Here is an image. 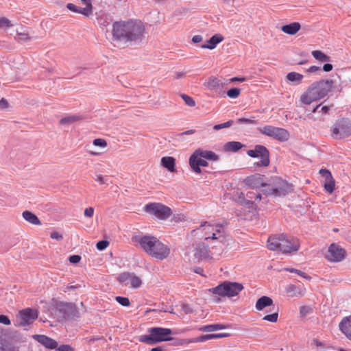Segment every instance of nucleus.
I'll use <instances>...</instances> for the list:
<instances>
[{
    "label": "nucleus",
    "instance_id": "f257e3e1",
    "mask_svg": "<svg viewBox=\"0 0 351 351\" xmlns=\"http://www.w3.org/2000/svg\"><path fill=\"white\" fill-rule=\"evenodd\" d=\"M145 28L141 22L128 21L114 22L112 25V38L117 42L132 43L142 40Z\"/></svg>",
    "mask_w": 351,
    "mask_h": 351
},
{
    "label": "nucleus",
    "instance_id": "f03ea898",
    "mask_svg": "<svg viewBox=\"0 0 351 351\" xmlns=\"http://www.w3.org/2000/svg\"><path fill=\"white\" fill-rule=\"evenodd\" d=\"M149 256L163 260L169 253L170 249L156 237L151 235L135 237L133 239Z\"/></svg>",
    "mask_w": 351,
    "mask_h": 351
},
{
    "label": "nucleus",
    "instance_id": "7ed1b4c3",
    "mask_svg": "<svg viewBox=\"0 0 351 351\" xmlns=\"http://www.w3.org/2000/svg\"><path fill=\"white\" fill-rule=\"evenodd\" d=\"M334 82L332 80H320L312 83L306 92L300 97V101L306 105L324 98L332 89Z\"/></svg>",
    "mask_w": 351,
    "mask_h": 351
},
{
    "label": "nucleus",
    "instance_id": "20e7f679",
    "mask_svg": "<svg viewBox=\"0 0 351 351\" xmlns=\"http://www.w3.org/2000/svg\"><path fill=\"white\" fill-rule=\"evenodd\" d=\"M267 245L270 250H279L285 254L296 252L300 247L297 239L288 237L284 234L269 237Z\"/></svg>",
    "mask_w": 351,
    "mask_h": 351
},
{
    "label": "nucleus",
    "instance_id": "39448f33",
    "mask_svg": "<svg viewBox=\"0 0 351 351\" xmlns=\"http://www.w3.org/2000/svg\"><path fill=\"white\" fill-rule=\"evenodd\" d=\"M149 335L139 337V341L148 345H154L160 342L173 340L170 337L173 331L170 328L162 327H152L148 329Z\"/></svg>",
    "mask_w": 351,
    "mask_h": 351
},
{
    "label": "nucleus",
    "instance_id": "423d86ee",
    "mask_svg": "<svg viewBox=\"0 0 351 351\" xmlns=\"http://www.w3.org/2000/svg\"><path fill=\"white\" fill-rule=\"evenodd\" d=\"M58 322L73 320L80 317V312L74 303L57 302L53 310Z\"/></svg>",
    "mask_w": 351,
    "mask_h": 351
},
{
    "label": "nucleus",
    "instance_id": "0eeeda50",
    "mask_svg": "<svg viewBox=\"0 0 351 351\" xmlns=\"http://www.w3.org/2000/svg\"><path fill=\"white\" fill-rule=\"evenodd\" d=\"M243 289V286L241 283L224 281L209 291L214 295L230 298L237 295Z\"/></svg>",
    "mask_w": 351,
    "mask_h": 351
},
{
    "label": "nucleus",
    "instance_id": "6e6552de",
    "mask_svg": "<svg viewBox=\"0 0 351 351\" xmlns=\"http://www.w3.org/2000/svg\"><path fill=\"white\" fill-rule=\"evenodd\" d=\"M335 139H343L351 135V120L348 118L337 119L330 129Z\"/></svg>",
    "mask_w": 351,
    "mask_h": 351
},
{
    "label": "nucleus",
    "instance_id": "1a4fd4ad",
    "mask_svg": "<svg viewBox=\"0 0 351 351\" xmlns=\"http://www.w3.org/2000/svg\"><path fill=\"white\" fill-rule=\"evenodd\" d=\"M273 180L274 185L268 184L267 188L264 190L266 195L285 196L291 191V186L286 181L278 177H275Z\"/></svg>",
    "mask_w": 351,
    "mask_h": 351
},
{
    "label": "nucleus",
    "instance_id": "9d476101",
    "mask_svg": "<svg viewBox=\"0 0 351 351\" xmlns=\"http://www.w3.org/2000/svg\"><path fill=\"white\" fill-rule=\"evenodd\" d=\"M247 154L252 158H260L261 160L256 162V167H268L270 163L269 152L268 149L261 145H256L253 149L247 151Z\"/></svg>",
    "mask_w": 351,
    "mask_h": 351
},
{
    "label": "nucleus",
    "instance_id": "9b49d317",
    "mask_svg": "<svg viewBox=\"0 0 351 351\" xmlns=\"http://www.w3.org/2000/svg\"><path fill=\"white\" fill-rule=\"evenodd\" d=\"M145 210L162 220L167 219L172 213L169 207L160 203L148 204L145 206Z\"/></svg>",
    "mask_w": 351,
    "mask_h": 351
},
{
    "label": "nucleus",
    "instance_id": "f8f14e48",
    "mask_svg": "<svg viewBox=\"0 0 351 351\" xmlns=\"http://www.w3.org/2000/svg\"><path fill=\"white\" fill-rule=\"evenodd\" d=\"M263 134L271 137L281 142L287 141L289 138V132L281 128L266 125L260 130Z\"/></svg>",
    "mask_w": 351,
    "mask_h": 351
},
{
    "label": "nucleus",
    "instance_id": "ddd939ff",
    "mask_svg": "<svg viewBox=\"0 0 351 351\" xmlns=\"http://www.w3.org/2000/svg\"><path fill=\"white\" fill-rule=\"evenodd\" d=\"M200 226H205V229L208 228V229L214 230L212 232V235H208L205 237L206 240L211 239L213 240H219L220 242H223L225 240L226 232L224 227L222 224L217 223L215 225H211L210 223L205 221L202 223Z\"/></svg>",
    "mask_w": 351,
    "mask_h": 351
},
{
    "label": "nucleus",
    "instance_id": "4468645a",
    "mask_svg": "<svg viewBox=\"0 0 351 351\" xmlns=\"http://www.w3.org/2000/svg\"><path fill=\"white\" fill-rule=\"evenodd\" d=\"M346 251L335 243H332L328 250L326 258L331 262H339L344 259Z\"/></svg>",
    "mask_w": 351,
    "mask_h": 351
},
{
    "label": "nucleus",
    "instance_id": "2eb2a0df",
    "mask_svg": "<svg viewBox=\"0 0 351 351\" xmlns=\"http://www.w3.org/2000/svg\"><path fill=\"white\" fill-rule=\"evenodd\" d=\"M21 322L19 326H25L30 325L38 318V311L33 308H25L19 312Z\"/></svg>",
    "mask_w": 351,
    "mask_h": 351
},
{
    "label": "nucleus",
    "instance_id": "dca6fc26",
    "mask_svg": "<svg viewBox=\"0 0 351 351\" xmlns=\"http://www.w3.org/2000/svg\"><path fill=\"white\" fill-rule=\"evenodd\" d=\"M117 280L121 283H124L127 280H130L131 287L135 289L140 287L142 284L141 279L134 273L123 272L119 274Z\"/></svg>",
    "mask_w": 351,
    "mask_h": 351
},
{
    "label": "nucleus",
    "instance_id": "f3484780",
    "mask_svg": "<svg viewBox=\"0 0 351 351\" xmlns=\"http://www.w3.org/2000/svg\"><path fill=\"white\" fill-rule=\"evenodd\" d=\"M189 165L193 171L196 173H201L202 169L200 167H207L208 163L196 154L193 153L189 158Z\"/></svg>",
    "mask_w": 351,
    "mask_h": 351
},
{
    "label": "nucleus",
    "instance_id": "a211bd4d",
    "mask_svg": "<svg viewBox=\"0 0 351 351\" xmlns=\"http://www.w3.org/2000/svg\"><path fill=\"white\" fill-rule=\"evenodd\" d=\"M208 246L199 241L195 244L194 256L197 260H204L210 257Z\"/></svg>",
    "mask_w": 351,
    "mask_h": 351
},
{
    "label": "nucleus",
    "instance_id": "6ab92c4d",
    "mask_svg": "<svg viewBox=\"0 0 351 351\" xmlns=\"http://www.w3.org/2000/svg\"><path fill=\"white\" fill-rule=\"evenodd\" d=\"M264 176L260 174H254L247 177L244 182L246 185L251 188H260L267 186L268 184L264 182Z\"/></svg>",
    "mask_w": 351,
    "mask_h": 351
},
{
    "label": "nucleus",
    "instance_id": "aec40b11",
    "mask_svg": "<svg viewBox=\"0 0 351 351\" xmlns=\"http://www.w3.org/2000/svg\"><path fill=\"white\" fill-rule=\"evenodd\" d=\"M217 339V334H207L203 335L196 338L186 339H177L175 343L176 345L180 346L185 343L203 342L207 340Z\"/></svg>",
    "mask_w": 351,
    "mask_h": 351
},
{
    "label": "nucleus",
    "instance_id": "412c9836",
    "mask_svg": "<svg viewBox=\"0 0 351 351\" xmlns=\"http://www.w3.org/2000/svg\"><path fill=\"white\" fill-rule=\"evenodd\" d=\"M33 338L46 348L53 350L58 346L56 341L45 335H34Z\"/></svg>",
    "mask_w": 351,
    "mask_h": 351
},
{
    "label": "nucleus",
    "instance_id": "4be33fe9",
    "mask_svg": "<svg viewBox=\"0 0 351 351\" xmlns=\"http://www.w3.org/2000/svg\"><path fill=\"white\" fill-rule=\"evenodd\" d=\"M95 15L97 23L101 28L106 27L112 23V16L104 11L96 12Z\"/></svg>",
    "mask_w": 351,
    "mask_h": 351
},
{
    "label": "nucleus",
    "instance_id": "5701e85b",
    "mask_svg": "<svg viewBox=\"0 0 351 351\" xmlns=\"http://www.w3.org/2000/svg\"><path fill=\"white\" fill-rule=\"evenodd\" d=\"M66 8L72 12L80 13L84 16H88L91 12L93 6L90 2H88L85 8L77 7L73 3H69L66 5Z\"/></svg>",
    "mask_w": 351,
    "mask_h": 351
},
{
    "label": "nucleus",
    "instance_id": "b1692460",
    "mask_svg": "<svg viewBox=\"0 0 351 351\" xmlns=\"http://www.w3.org/2000/svg\"><path fill=\"white\" fill-rule=\"evenodd\" d=\"M339 326L340 330L351 341V315L343 317Z\"/></svg>",
    "mask_w": 351,
    "mask_h": 351
},
{
    "label": "nucleus",
    "instance_id": "393cba45",
    "mask_svg": "<svg viewBox=\"0 0 351 351\" xmlns=\"http://www.w3.org/2000/svg\"><path fill=\"white\" fill-rule=\"evenodd\" d=\"M223 39L224 38L221 34H216L207 40V44L202 45L201 48L213 49L219 43L223 41Z\"/></svg>",
    "mask_w": 351,
    "mask_h": 351
},
{
    "label": "nucleus",
    "instance_id": "a878e982",
    "mask_svg": "<svg viewBox=\"0 0 351 351\" xmlns=\"http://www.w3.org/2000/svg\"><path fill=\"white\" fill-rule=\"evenodd\" d=\"M272 306V309L274 310V306L273 305V300L268 296H262L258 298L256 303V308L258 311L264 309L265 307Z\"/></svg>",
    "mask_w": 351,
    "mask_h": 351
},
{
    "label": "nucleus",
    "instance_id": "bb28decb",
    "mask_svg": "<svg viewBox=\"0 0 351 351\" xmlns=\"http://www.w3.org/2000/svg\"><path fill=\"white\" fill-rule=\"evenodd\" d=\"M161 165L169 172L174 173L176 169V159L172 156H165L161 158Z\"/></svg>",
    "mask_w": 351,
    "mask_h": 351
},
{
    "label": "nucleus",
    "instance_id": "cd10ccee",
    "mask_svg": "<svg viewBox=\"0 0 351 351\" xmlns=\"http://www.w3.org/2000/svg\"><path fill=\"white\" fill-rule=\"evenodd\" d=\"M233 198L234 201L237 202L238 204L244 206L248 208H252L254 205L253 201L247 199L246 196L242 192L237 193L235 195H234Z\"/></svg>",
    "mask_w": 351,
    "mask_h": 351
},
{
    "label": "nucleus",
    "instance_id": "c85d7f7f",
    "mask_svg": "<svg viewBox=\"0 0 351 351\" xmlns=\"http://www.w3.org/2000/svg\"><path fill=\"white\" fill-rule=\"evenodd\" d=\"M193 153L196 154L197 156H199L202 158H205L206 160L214 161L219 160V156L212 151L197 149Z\"/></svg>",
    "mask_w": 351,
    "mask_h": 351
},
{
    "label": "nucleus",
    "instance_id": "c756f323",
    "mask_svg": "<svg viewBox=\"0 0 351 351\" xmlns=\"http://www.w3.org/2000/svg\"><path fill=\"white\" fill-rule=\"evenodd\" d=\"M301 25L298 22H293L290 24L285 25L281 27V30L289 35L295 34L300 29Z\"/></svg>",
    "mask_w": 351,
    "mask_h": 351
},
{
    "label": "nucleus",
    "instance_id": "7c9ffc66",
    "mask_svg": "<svg viewBox=\"0 0 351 351\" xmlns=\"http://www.w3.org/2000/svg\"><path fill=\"white\" fill-rule=\"evenodd\" d=\"M243 147V145L238 141H230L223 146V150L226 152H237Z\"/></svg>",
    "mask_w": 351,
    "mask_h": 351
},
{
    "label": "nucleus",
    "instance_id": "2f4dec72",
    "mask_svg": "<svg viewBox=\"0 0 351 351\" xmlns=\"http://www.w3.org/2000/svg\"><path fill=\"white\" fill-rule=\"evenodd\" d=\"M204 84L209 90H214L220 88V86L222 85V82L217 77L211 76L208 79Z\"/></svg>",
    "mask_w": 351,
    "mask_h": 351
},
{
    "label": "nucleus",
    "instance_id": "473e14b6",
    "mask_svg": "<svg viewBox=\"0 0 351 351\" xmlns=\"http://www.w3.org/2000/svg\"><path fill=\"white\" fill-rule=\"evenodd\" d=\"M22 215H23V217L27 221L29 222L32 224H34V225H40L41 224V221L38 218V217L35 214H34L33 213H32L29 210L24 211Z\"/></svg>",
    "mask_w": 351,
    "mask_h": 351
},
{
    "label": "nucleus",
    "instance_id": "72a5a7b5",
    "mask_svg": "<svg viewBox=\"0 0 351 351\" xmlns=\"http://www.w3.org/2000/svg\"><path fill=\"white\" fill-rule=\"evenodd\" d=\"M226 328V326L221 324H209L200 327L199 330L202 332H213Z\"/></svg>",
    "mask_w": 351,
    "mask_h": 351
},
{
    "label": "nucleus",
    "instance_id": "f704fd0d",
    "mask_svg": "<svg viewBox=\"0 0 351 351\" xmlns=\"http://www.w3.org/2000/svg\"><path fill=\"white\" fill-rule=\"evenodd\" d=\"M312 56L315 59L322 62H328L331 61V58L330 56L319 50L313 51Z\"/></svg>",
    "mask_w": 351,
    "mask_h": 351
},
{
    "label": "nucleus",
    "instance_id": "c9c22d12",
    "mask_svg": "<svg viewBox=\"0 0 351 351\" xmlns=\"http://www.w3.org/2000/svg\"><path fill=\"white\" fill-rule=\"evenodd\" d=\"M303 77L304 76L302 74L296 72H290L286 76L288 81L293 82L295 84H300Z\"/></svg>",
    "mask_w": 351,
    "mask_h": 351
},
{
    "label": "nucleus",
    "instance_id": "e433bc0d",
    "mask_svg": "<svg viewBox=\"0 0 351 351\" xmlns=\"http://www.w3.org/2000/svg\"><path fill=\"white\" fill-rule=\"evenodd\" d=\"M324 186L325 190L329 193H332L334 191L335 180L332 178V177H331V178H329L328 180H325Z\"/></svg>",
    "mask_w": 351,
    "mask_h": 351
},
{
    "label": "nucleus",
    "instance_id": "4c0bfd02",
    "mask_svg": "<svg viewBox=\"0 0 351 351\" xmlns=\"http://www.w3.org/2000/svg\"><path fill=\"white\" fill-rule=\"evenodd\" d=\"M0 351H12L11 345L0 337Z\"/></svg>",
    "mask_w": 351,
    "mask_h": 351
},
{
    "label": "nucleus",
    "instance_id": "58836bf2",
    "mask_svg": "<svg viewBox=\"0 0 351 351\" xmlns=\"http://www.w3.org/2000/svg\"><path fill=\"white\" fill-rule=\"evenodd\" d=\"M313 313V308L309 306H302L300 307V316L305 317L307 315Z\"/></svg>",
    "mask_w": 351,
    "mask_h": 351
},
{
    "label": "nucleus",
    "instance_id": "ea45409f",
    "mask_svg": "<svg viewBox=\"0 0 351 351\" xmlns=\"http://www.w3.org/2000/svg\"><path fill=\"white\" fill-rule=\"evenodd\" d=\"M233 123H234L233 120H229L227 122L215 125L213 126V130L217 131V130H221L223 128H230V126H232L233 125Z\"/></svg>",
    "mask_w": 351,
    "mask_h": 351
},
{
    "label": "nucleus",
    "instance_id": "a19ab883",
    "mask_svg": "<svg viewBox=\"0 0 351 351\" xmlns=\"http://www.w3.org/2000/svg\"><path fill=\"white\" fill-rule=\"evenodd\" d=\"M180 97L184 101L186 105L190 107H193L195 106V101L191 97L185 94H181Z\"/></svg>",
    "mask_w": 351,
    "mask_h": 351
},
{
    "label": "nucleus",
    "instance_id": "79ce46f5",
    "mask_svg": "<svg viewBox=\"0 0 351 351\" xmlns=\"http://www.w3.org/2000/svg\"><path fill=\"white\" fill-rule=\"evenodd\" d=\"M285 270L289 271H290L291 273H295L298 275H299V276H302L304 278H306L307 280L311 279V277L310 276H308L305 272L302 271L301 270H299V269H294V268H286Z\"/></svg>",
    "mask_w": 351,
    "mask_h": 351
},
{
    "label": "nucleus",
    "instance_id": "37998d69",
    "mask_svg": "<svg viewBox=\"0 0 351 351\" xmlns=\"http://www.w3.org/2000/svg\"><path fill=\"white\" fill-rule=\"evenodd\" d=\"M241 90L239 88H232L227 91V95L230 98H237L239 96Z\"/></svg>",
    "mask_w": 351,
    "mask_h": 351
},
{
    "label": "nucleus",
    "instance_id": "c03bdc74",
    "mask_svg": "<svg viewBox=\"0 0 351 351\" xmlns=\"http://www.w3.org/2000/svg\"><path fill=\"white\" fill-rule=\"evenodd\" d=\"M115 300L123 306H128L130 304L129 298L126 297L117 296L115 297Z\"/></svg>",
    "mask_w": 351,
    "mask_h": 351
},
{
    "label": "nucleus",
    "instance_id": "a18cd8bd",
    "mask_svg": "<svg viewBox=\"0 0 351 351\" xmlns=\"http://www.w3.org/2000/svg\"><path fill=\"white\" fill-rule=\"evenodd\" d=\"M77 120H79V117H77V116H70V117L62 118L60 120V123L62 125H66V124H69V123H73V122H75V121H76Z\"/></svg>",
    "mask_w": 351,
    "mask_h": 351
},
{
    "label": "nucleus",
    "instance_id": "49530a36",
    "mask_svg": "<svg viewBox=\"0 0 351 351\" xmlns=\"http://www.w3.org/2000/svg\"><path fill=\"white\" fill-rule=\"evenodd\" d=\"M278 317V312H274V313L267 315L263 317L264 320L270 322H276Z\"/></svg>",
    "mask_w": 351,
    "mask_h": 351
},
{
    "label": "nucleus",
    "instance_id": "de8ad7c7",
    "mask_svg": "<svg viewBox=\"0 0 351 351\" xmlns=\"http://www.w3.org/2000/svg\"><path fill=\"white\" fill-rule=\"evenodd\" d=\"M332 106H323L321 107V104H319V105H317L314 108L313 110H312L313 112H320V111H322L324 114L327 113L329 110L330 109V108L332 107Z\"/></svg>",
    "mask_w": 351,
    "mask_h": 351
},
{
    "label": "nucleus",
    "instance_id": "09e8293b",
    "mask_svg": "<svg viewBox=\"0 0 351 351\" xmlns=\"http://www.w3.org/2000/svg\"><path fill=\"white\" fill-rule=\"evenodd\" d=\"M296 286L294 285H289L287 288H286V292L289 294V296L291 297H295V296H297L296 295Z\"/></svg>",
    "mask_w": 351,
    "mask_h": 351
},
{
    "label": "nucleus",
    "instance_id": "8fccbe9b",
    "mask_svg": "<svg viewBox=\"0 0 351 351\" xmlns=\"http://www.w3.org/2000/svg\"><path fill=\"white\" fill-rule=\"evenodd\" d=\"M109 245V242L106 240H101L97 243L96 247L98 250L102 251L105 250Z\"/></svg>",
    "mask_w": 351,
    "mask_h": 351
},
{
    "label": "nucleus",
    "instance_id": "3c124183",
    "mask_svg": "<svg viewBox=\"0 0 351 351\" xmlns=\"http://www.w3.org/2000/svg\"><path fill=\"white\" fill-rule=\"evenodd\" d=\"M93 143L95 146H99V147H105L107 146L106 141L103 138H95L93 140Z\"/></svg>",
    "mask_w": 351,
    "mask_h": 351
},
{
    "label": "nucleus",
    "instance_id": "603ef678",
    "mask_svg": "<svg viewBox=\"0 0 351 351\" xmlns=\"http://www.w3.org/2000/svg\"><path fill=\"white\" fill-rule=\"evenodd\" d=\"M55 349L56 351H75L73 348L67 344L61 345L59 347L57 346Z\"/></svg>",
    "mask_w": 351,
    "mask_h": 351
},
{
    "label": "nucleus",
    "instance_id": "864d4df0",
    "mask_svg": "<svg viewBox=\"0 0 351 351\" xmlns=\"http://www.w3.org/2000/svg\"><path fill=\"white\" fill-rule=\"evenodd\" d=\"M319 173L323 178H325L326 180H328L329 178H331L332 177L331 173L326 169H321L319 171Z\"/></svg>",
    "mask_w": 351,
    "mask_h": 351
},
{
    "label": "nucleus",
    "instance_id": "5fc2aeb1",
    "mask_svg": "<svg viewBox=\"0 0 351 351\" xmlns=\"http://www.w3.org/2000/svg\"><path fill=\"white\" fill-rule=\"evenodd\" d=\"M10 21L5 17L0 18V27H10Z\"/></svg>",
    "mask_w": 351,
    "mask_h": 351
},
{
    "label": "nucleus",
    "instance_id": "6e6d98bb",
    "mask_svg": "<svg viewBox=\"0 0 351 351\" xmlns=\"http://www.w3.org/2000/svg\"><path fill=\"white\" fill-rule=\"evenodd\" d=\"M81 260V256L80 255L74 254L71 255L69 257V261L71 263L76 264L78 263Z\"/></svg>",
    "mask_w": 351,
    "mask_h": 351
},
{
    "label": "nucleus",
    "instance_id": "4d7b16f0",
    "mask_svg": "<svg viewBox=\"0 0 351 351\" xmlns=\"http://www.w3.org/2000/svg\"><path fill=\"white\" fill-rule=\"evenodd\" d=\"M95 180V181L98 182L101 184H108V179L105 178L101 175H97Z\"/></svg>",
    "mask_w": 351,
    "mask_h": 351
},
{
    "label": "nucleus",
    "instance_id": "13d9d810",
    "mask_svg": "<svg viewBox=\"0 0 351 351\" xmlns=\"http://www.w3.org/2000/svg\"><path fill=\"white\" fill-rule=\"evenodd\" d=\"M0 323L5 325H10L11 322L7 315H0Z\"/></svg>",
    "mask_w": 351,
    "mask_h": 351
},
{
    "label": "nucleus",
    "instance_id": "bf43d9fd",
    "mask_svg": "<svg viewBox=\"0 0 351 351\" xmlns=\"http://www.w3.org/2000/svg\"><path fill=\"white\" fill-rule=\"evenodd\" d=\"M238 123H249V124H253L255 123L254 120L247 119V118H240L237 119Z\"/></svg>",
    "mask_w": 351,
    "mask_h": 351
},
{
    "label": "nucleus",
    "instance_id": "052dcab7",
    "mask_svg": "<svg viewBox=\"0 0 351 351\" xmlns=\"http://www.w3.org/2000/svg\"><path fill=\"white\" fill-rule=\"evenodd\" d=\"M50 237L53 239H56L57 241H60L63 239V237L62 234H60V233H58V232H52L51 233V235H50Z\"/></svg>",
    "mask_w": 351,
    "mask_h": 351
},
{
    "label": "nucleus",
    "instance_id": "680f3d73",
    "mask_svg": "<svg viewBox=\"0 0 351 351\" xmlns=\"http://www.w3.org/2000/svg\"><path fill=\"white\" fill-rule=\"evenodd\" d=\"M182 308L186 314L192 313L193 311L192 308L190 306V305H189L187 304H182Z\"/></svg>",
    "mask_w": 351,
    "mask_h": 351
},
{
    "label": "nucleus",
    "instance_id": "e2e57ef3",
    "mask_svg": "<svg viewBox=\"0 0 351 351\" xmlns=\"http://www.w3.org/2000/svg\"><path fill=\"white\" fill-rule=\"evenodd\" d=\"M94 213V208L93 207H88L84 210V215L88 217H91Z\"/></svg>",
    "mask_w": 351,
    "mask_h": 351
},
{
    "label": "nucleus",
    "instance_id": "0e129e2a",
    "mask_svg": "<svg viewBox=\"0 0 351 351\" xmlns=\"http://www.w3.org/2000/svg\"><path fill=\"white\" fill-rule=\"evenodd\" d=\"M333 66L330 63H326L324 64L322 69L325 72H330L332 70Z\"/></svg>",
    "mask_w": 351,
    "mask_h": 351
},
{
    "label": "nucleus",
    "instance_id": "69168bd1",
    "mask_svg": "<svg viewBox=\"0 0 351 351\" xmlns=\"http://www.w3.org/2000/svg\"><path fill=\"white\" fill-rule=\"evenodd\" d=\"M321 71V68L317 66H311L306 70V71L308 73H315L317 71Z\"/></svg>",
    "mask_w": 351,
    "mask_h": 351
},
{
    "label": "nucleus",
    "instance_id": "338daca9",
    "mask_svg": "<svg viewBox=\"0 0 351 351\" xmlns=\"http://www.w3.org/2000/svg\"><path fill=\"white\" fill-rule=\"evenodd\" d=\"M17 35L19 36V40H27L29 39L27 34H25V33H19L18 32L17 33Z\"/></svg>",
    "mask_w": 351,
    "mask_h": 351
},
{
    "label": "nucleus",
    "instance_id": "774afa93",
    "mask_svg": "<svg viewBox=\"0 0 351 351\" xmlns=\"http://www.w3.org/2000/svg\"><path fill=\"white\" fill-rule=\"evenodd\" d=\"M202 40V36L201 35H195L193 37L192 41L194 43H199Z\"/></svg>",
    "mask_w": 351,
    "mask_h": 351
}]
</instances>
